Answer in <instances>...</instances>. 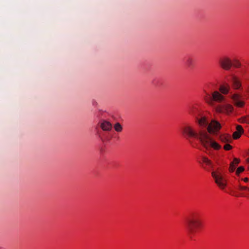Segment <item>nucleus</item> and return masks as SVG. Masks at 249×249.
Instances as JSON below:
<instances>
[{"label":"nucleus","instance_id":"nucleus-1","mask_svg":"<svg viewBox=\"0 0 249 249\" xmlns=\"http://www.w3.org/2000/svg\"><path fill=\"white\" fill-rule=\"evenodd\" d=\"M196 122L200 129L196 131L191 125H187L182 128L183 133L187 138H193L198 140L206 150L213 149L215 150L221 148V145L210 136L216 135L221 128L220 124L215 120L210 122L207 118L200 112L194 114Z\"/></svg>","mask_w":249,"mask_h":249},{"label":"nucleus","instance_id":"nucleus-17","mask_svg":"<svg viewBox=\"0 0 249 249\" xmlns=\"http://www.w3.org/2000/svg\"><path fill=\"white\" fill-rule=\"evenodd\" d=\"M244 171V167L243 166L239 167L236 171V174L239 175L241 173L243 172Z\"/></svg>","mask_w":249,"mask_h":249},{"label":"nucleus","instance_id":"nucleus-6","mask_svg":"<svg viewBox=\"0 0 249 249\" xmlns=\"http://www.w3.org/2000/svg\"><path fill=\"white\" fill-rule=\"evenodd\" d=\"M231 86L234 89H238L241 87V83L239 79L235 75H231L230 79Z\"/></svg>","mask_w":249,"mask_h":249},{"label":"nucleus","instance_id":"nucleus-7","mask_svg":"<svg viewBox=\"0 0 249 249\" xmlns=\"http://www.w3.org/2000/svg\"><path fill=\"white\" fill-rule=\"evenodd\" d=\"M201 160L203 163L205 164L206 167H204L207 170H209L210 169H212L213 168V164L211 160L209 159L206 156H202L201 157Z\"/></svg>","mask_w":249,"mask_h":249},{"label":"nucleus","instance_id":"nucleus-16","mask_svg":"<svg viewBox=\"0 0 249 249\" xmlns=\"http://www.w3.org/2000/svg\"><path fill=\"white\" fill-rule=\"evenodd\" d=\"M241 134H242L235 131L233 134V138L234 139H237L240 137Z\"/></svg>","mask_w":249,"mask_h":249},{"label":"nucleus","instance_id":"nucleus-24","mask_svg":"<svg viewBox=\"0 0 249 249\" xmlns=\"http://www.w3.org/2000/svg\"><path fill=\"white\" fill-rule=\"evenodd\" d=\"M247 190H248L249 191V188L247 187Z\"/></svg>","mask_w":249,"mask_h":249},{"label":"nucleus","instance_id":"nucleus-4","mask_svg":"<svg viewBox=\"0 0 249 249\" xmlns=\"http://www.w3.org/2000/svg\"><path fill=\"white\" fill-rule=\"evenodd\" d=\"M212 176L219 187L223 189L226 186V181L222 174L219 171H213Z\"/></svg>","mask_w":249,"mask_h":249},{"label":"nucleus","instance_id":"nucleus-3","mask_svg":"<svg viewBox=\"0 0 249 249\" xmlns=\"http://www.w3.org/2000/svg\"><path fill=\"white\" fill-rule=\"evenodd\" d=\"M184 225L189 235L192 238L202 226L199 214L193 213L187 217Z\"/></svg>","mask_w":249,"mask_h":249},{"label":"nucleus","instance_id":"nucleus-23","mask_svg":"<svg viewBox=\"0 0 249 249\" xmlns=\"http://www.w3.org/2000/svg\"><path fill=\"white\" fill-rule=\"evenodd\" d=\"M244 181H245V182H248L249 181V178H244Z\"/></svg>","mask_w":249,"mask_h":249},{"label":"nucleus","instance_id":"nucleus-25","mask_svg":"<svg viewBox=\"0 0 249 249\" xmlns=\"http://www.w3.org/2000/svg\"><path fill=\"white\" fill-rule=\"evenodd\" d=\"M248 162H249V158L248 159Z\"/></svg>","mask_w":249,"mask_h":249},{"label":"nucleus","instance_id":"nucleus-8","mask_svg":"<svg viewBox=\"0 0 249 249\" xmlns=\"http://www.w3.org/2000/svg\"><path fill=\"white\" fill-rule=\"evenodd\" d=\"M231 98L233 100L234 104L238 107H242L244 105V102L240 100V96L237 94L231 95Z\"/></svg>","mask_w":249,"mask_h":249},{"label":"nucleus","instance_id":"nucleus-12","mask_svg":"<svg viewBox=\"0 0 249 249\" xmlns=\"http://www.w3.org/2000/svg\"><path fill=\"white\" fill-rule=\"evenodd\" d=\"M194 60L191 58H187L186 60V64L188 68H192L194 66Z\"/></svg>","mask_w":249,"mask_h":249},{"label":"nucleus","instance_id":"nucleus-21","mask_svg":"<svg viewBox=\"0 0 249 249\" xmlns=\"http://www.w3.org/2000/svg\"><path fill=\"white\" fill-rule=\"evenodd\" d=\"M234 164L237 165L240 162V160L237 158H234L233 160Z\"/></svg>","mask_w":249,"mask_h":249},{"label":"nucleus","instance_id":"nucleus-11","mask_svg":"<svg viewBox=\"0 0 249 249\" xmlns=\"http://www.w3.org/2000/svg\"><path fill=\"white\" fill-rule=\"evenodd\" d=\"M219 89L222 94H227L229 92L230 87L229 85L226 84L225 85L220 86Z\"/></svg>","mask_w":249,"mask_h":249},{"label":"nucleus","instance_id":"nucleus-14","mask_svg":"<svg viewBox=\"0 0 249 249\" xmlns=\"http://www.w3.org/2000/svg\"><path fill=\"white\" fill-rule=\"evenodd\" d=\"M236 166V165L234 164V162H231L230 165L229 171L231 172H233L235 170Z\"/></svg>","mask_w":249,"mask_h":249},{"label":"nucleus","instance_id":"nucleus-10","mask_svg":"<svg viewBox=\"0 0 249 249\" xmlns=\"http://www.w3.org/2000/svg\"><path fill=\"white\" fill-rule=\"evenodd\" d=\"M100 126L104 131H109L112 128L111 124L109 122L106 121H103L101 123Z\"/></svg>","mask_w":249,"mask_h":249},{"label":"nucleus","instance_id":"nucleus-5","mask_svg":"<svg viewBox=\"0 0 249 249\" xmlns=\"http://www.w3.org/2000/svg\"><path fill=\"white\" fill-rule=\"evenodd\" d=\"M219 66L225 70H229L232 66L231 60L228 57H223L219 60Z\"/></svg>","mask_w":249,"mask_h":249},{"label":"nucleus","instance_id":"nucleus-15","mask_svg":"<svg viewBox=\"0 0 249 249\" xmlns=\"http://www.w3.org/2000/svg\"><path fill=\"white\" fill-rule=\"evenodd\" d=\"M236 132L242 134L244 132V129L241 125H238L236 126Z\"/></svg>","mask_w":249,"mask_h":249},{"label":"nucleus","instance_id":"nucleus-22","mask_svg":"<svg viewBox=\"0 0 249 249\" xmlns=\"http://www.w3.org/2000/svg\"><path fill=\"white\" fill-rule=\"evenodd\" d=\"M240 189L241 190H247V187H246V186H240Z\"/></svg>","mask_w":249,"mask_h":249},{"label":"nucleus","instance_id":"nucleus-18","mask_svg":"<svg viewBox=\"0 0 249 249\" xmlns=\"http://www.w3.org/2000/svg\"><path fill=\"white\" fill-rule=\"evenodd\" d=\"M232 66L235 68H239L241 66V63L238 60H235L234 63H232Z\"/></svg>","mask_w":249,"mask_h":249},{"label":"nucleus","instance_id":"nucleus-13","mask_svg":"<svg viewBox=\"0 0 249 249\" xmlns=\"http://www.w3.org/2000/svg\"><path fill=\"white\" fill-rule=\"evenodd\" d=\"M114 128L117 132H121L123 129L122 125L119 123H117L114 124Z\"/></svg>","mask_w":249,"mask_h":249},{"label":"nucleus","instance_id":"nucleus-19","mask_svg":"<svg viewBox=\"0 0 249 249\" xmlns=\"http://www.w3.org/2000/svg\"><path fill=\"white\" fill-rule=\"evenodd\" d=\"M224 149L225 150H230L232 149V146L230 144L226 143L224 146Z\"/></svg>","mask_w":249,"mask_h":249},{"label":"nucleus","instance_id":"nucleus-2","mask_svg":"<svg viewBox=\"0 0 249 249\" xmlns=\"http://www.w3.org/2000/svg\"><path fill=\"white\" fill-rule=\"evenodd\" d=\"M205 99L217 113L228 114L231 112L233 110V107L229 104H216L215 103V102L221 103L225 100L224 97L217 91H214L211 95L207 94Z\"/></svg>","mask_w":249,"mask_h":249},{"label":"nucleus","instance_id":"nucleus-9","mask_svg":"<svg viewBox=\"0 0 249 249\" xmlns=\"http://www.w3.org/2000/svg\"><path fill=\"white\" fill-rule=\"evenodd\" d=\"M219 139L223 143L231 142L232 141L231 136L228 134H221L219 135Z\"/></svg>","mask_w":249,"mask_h":249},{"label":"nucleus","instance_id":"nucleus-20","mask_svg":"<svg viewBox=\"0 0 249 249\" xmlns=\"http://www.w3.org/2000/svg\"><path fill=\"white\" fill-rule=\"evenodd\" d=\"M242 122L249 124V116L244 117L242 118Z\"/></svg>","mask_w":249,"mask_h":249}]
</instances>
